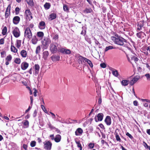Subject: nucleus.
<instances>
[{
  "instance_id": "dca6fc26",
  "label": "nucleus",
  "mask_w": 150,
  "mask_h": 150,
  "mask_svg": "<svg viewBox=\"0 0 150 150\" xmlns=\"http://www.w3.org/2000/svg\"><path fill=\"white\" fill-rule=\"evenodd\" d=\"M144 21H140L138 25L139 27L137 28V32H138L140 30L142 29V28L144 26Z\"/></svg>"
},
{
  "instance_id": "9b49d317",
  "label": "nucleus",
  "mask_w": 150,
  "mask_h": 150,
  "mask_svg": "<svg viewBox=\"0 0 150 150\" xmlns=\"http://www.w3.org/2000/svg\"><path fill=\"white\" fill-rule=\"evenodd\" d=\"M20 20V18L19 16H15L13 18V23L14 24L17 25L19 23Z\"/></svg>"
},
{
  "instance_id": "ea45409f",
  "label": "nucleus",
  "mask_w": 150,
  "mask_h": 150,
  "mask_svg": "<svg viewBox=\"0 0 150 150\" xmlns=\"http://www.w3.org/2000/svg\"><path fill=\"white\" fill-rule=\"evenodd\" d=\"M0 53L1 54V57L2 58L6 56V52L4 51H3L2 52H1Z\"/></svg>"
},
{
  "instance_id": "7c9ffc66",
  "label": "nucleus",
  "mask_w": 150,
  "mask_h": 150,
  "mask_svg": "<svg viewBox=\"0 0 150 150\" xmlns=\"http://www.w3.org/2000/svg\"><path fill=\"white\" fill-rule=\"evenodd\" d=\"M76 144L77 145V147L79 148L80 150H82V147L79 141H75Z\"/></svg>"
},
{
  "instance_id": "6e6552de",
  "label": "nucleus",
  "mask_w": 150,
  "mask_h": 150,
  "mask_svg": "<svg viewBox=\"0 0 150 150\" xmlns=\"http://www.w3.org/2000/svg\"><path fill=\"white\" fill-rule=\"evenodd\" d=\"M140 78V76L139 75L135 76L130 82V85L131 86L133 85Z\"/></svg>"
},
{
  "instance_id": "72a5a7b5",
  "label": "nucleus",
  "mask_w": 150,
  "mask_h": 150,
  "mask_svg": "<svg viewBox=\"0 0 150 150\" xmlns=\"http://www.w3.org/2000/svg\"><path fill=\"white\" fill-rule=\"evenodd\" d=\"M83 30L81 31V34L83 35H85L86 33V28L85 27H82Z\"/></svg>"
},
{
  "instance_id": "c85d7f7f",
  "label": "nucleus",
  "mask_w": 150,
  "mask_h": 150,
  "mask_svg": "<svg viewBox=\"0 0 150 150\" xmlns=\"http://www.w3.org/2000/svg\"><path fill=\"white\" fill-rule=\"evenodd\" d=\"M112 74L115 77H117L118 76V73L117 70L114 69L112 71Z\"/></svg>"
},
{
  "instance_id": "bf43d9fd",
  "label": "nucleus",
  "mask_w": 150,
  "mask_h": 150,
  "mask_svg": "<svg viewBox=\"0 0 150 150\" xmlns=\"http://www.w3.org/2000/svg\"><path fill=\"white\" fill-rule=\"evenodd\" d=\"M40 101L42 102L41 103V104H42L43 105H44L45 103L44 102L43 98L42 97H40Z\"/></svg>"
},
{
  "instance_id": "f8f14e48",
  "label": "nucleus",
  "mask_w": 150,
  "mask_h": 150,
  "mask_svg": "<svg viewBox=\"0 0 150 150\" xmlns=\"http://www.w3.org/2000/svg\"><path fill=\"white\" fill-rule=\"evenodd\" d=\"M29 66L28 64L26 62H23L21 63V69L23 70H25Z\"/></svg>"
},
{
  "instance_id": "c756f323",
  "label": "nucleus",
  "mask_w": 150,
  "mask_h": 150,
  "mask_svg": "<svg viewBox=\"0 0 150 150\" xmlns=\"http://www.w3.org/2000/svg\"><path fill=\"white\" fill-rule=\"evenodd\" d=\"M37 35L38 37L42 38L44 36V33L42 32H37Z\"/></svg>"
},
{
  "instance_id": "423d86ee",
  "label": "nucleus",
  "mask_w": 150,
  "mask_h": 150,
  "mask_svg": "<svg viewBox=\"0 0 150 150\" xmlns=\"http://www.w3.org/2000/svg\"><path fill=\"white\" fill-rule=\"evenodd\" d=\"M44 148L46 150H51L52 148V143L49 141L44 143Z\"/></svg>"
},
{
  "instance_id": "6e6d98bb",
  "label": "nucleus",
  "mask_w": 150,
  "mask_h": 150,
  "mask_svg": "<svg viewBox=\"0 0 150 150\" xmlns=\"http://www.w3.org/2000/svg\"><path fill=\"white\" fill-rule=\"evenodd\" d=\"M23 124L24 125L27 126V127H28L29 126V122L28 120H25V122H24Z\"/></svg>"
},
{
  "instance_id": "4d7b16f0",
  "label": "nucleus",
  "mask_w": 150,
  "mask_h": 150,
  "mask_svg": "<svg viewBox=\"0 0 150 150\" xmlns=\"http://www.w3.org/2000/svg\"><path fill=\"white\" fill-rule=\"evenodd\" d=\"M126 134L127 136H128L131 139H132L133 138V137L132 136V135L130 134L129 132H127Z\"/></svg>"
},
{
  "instance_id": "cd10ccee",
  "label": "nucleus",
  "mask_w": 150,
  "mask_h": 150,
  "mask_svg": "<svg viewBox=\"0 0 150 150\" xmlns=\"http://www.w3.org/2000/svg\"><path fill=\"white\" fill-rule=\"evenodd\" d=\"M21 41L20 40H16V46L18 48H19L21 46Z\"/></svg>"
},
{
  "instance_id": "412c9836",
  "label": "nucleus",
  "mask_w": 150,
  "mask_h": 150,
  "mask_svg": "<svg viewBox=\"0 0 150 150\" xmlns=\"http://www.w3.org/2000/svg\"><path fill=\"white\" fill-rule=\"evenodd\" d=\"M20 54L23 57L25 58L27 56V52L25 50H22Z\"/></svg>"
},
{
  "instance_id": "864d4df0",
  "label": "nucleus",
  "mask_w": 150,
  "mask_h": 150,
  "mask_svg": "<svg viewBox=\"0 0 150 150\" xmlns=\"http://www.w3.org/2000/svg\"><path fill=\"white\" fill-rule=\"evenodd\" d=\"M94 144L93 143H90L88 145V147L90 148V149H93L94 146Z\"/></svg>"
},
{
  "instance_id": "680f3d73",
  "label": "nucleus",
  "mask_w": 150,
  "mask_h": 150,
  "mask_svg": "<svg viewBox=\"0 0 150 150\" xmlns=\"http://www.w3.org/2000/svg\"><path fill=\"white\" fill-rule=\"evenodd\" d=\"M37 112L36 110H35L33 114V117H36L37 115Z\"/></svg>"
},
{
  "instance_id": "49530a36",
  "label": "nucleus",
  "mask_w": 150,
  "mask_h": 150,
  "mask_svg": "<svg viewBox=\"0 0 150 150\" xmlns=\"http://www.w3.org/2000/svg\"><path fill=\"white\" fill-rule=\"evenodd\" d=\"M71 53V51L69 49H65L64 54H69Z\"/></svg>"
},
{
  "instance_id": "0e129e2a",
  "label": "nucleus",
  "mask_w": 150,
  "mask_h": 150,
  "mask_svg": "<svg viewBox=\"0 0 150 150\" xmlns=\"http://www.w3.org/2000/svg\"><path fill=\"white\" fill-rule=\"evenodd\" d=\"M10 13L6 12L5 14V17L6 18H7L9 16L10 14Z\"/></svg>"
},
{
  "instance_id": "de8ad7c7",
  "label": "nucleus",
  "mask_w": 150,
  "mask_h": 150,
  "mask_svg": "<svg viewBox=\"0 0 150 150\" xmlns=\"http://www.w3.org/2000/svg\"><path fill=\"white\" fill-rule=\"evenodd\" d=\"M36 142L35 141H32L30 143V146L32 147L35 146L36 145Z\"/></svg>"
},
{
  "instance_id": "3c124183",
  "label": "nucleus",
  "mask_w": 150,
  "mask_h": 150,
  "mask_svg": "<svg viewBox=\"0 0 150 150\" xmlns=\"http://www.w3.org/2000/svg\"><path fill=\"white\" fill-rule=\"evenodd\" d=\"M131 58L132 60H134L135 62H137L138 59L137 57H135L134 56L132 57Z\"/></svg>"
},
{
  "instance_id": "f03ea898",
  "label": "nucleus",
  "mask_w": 150,
  "mask_h": 150,
  "mask_svg": "<svg viewBox=\"0 0 150 150\" xmlns=\"http://www.w3.org/2000/svg\"><path fill=\"white\" fill-rule=\"evenodd\" d=\"M50 40L48 38L45 37L41 41L42 49H46L48 47L49 45L51 43Z\"/></svg>"
},
{
  "instance_id": "e2e57ef3",
  "label": "nucleus",
  "mask_w": 150,
  "mask_h": 150,
  "mask_svg": "<svg viewBox=\"0 0 150 150\" xmlns=\"http://www.w3.org/2000/svg\"><path fill=\"white\" fill-rule=\"evenodd\" d=\"M4 43V38H1L0 39V44H3Z\"/></svg>"
},
{
  "instance_id": "5701e85b",
  "label": "nucleus",
  "mask_w": 150,
  "mask_h": 150,
  "mask_svg": "<svg viewBox=\"0 0 150 150\" xmlns=\"http://www.w3.org/2000/svg\"><path fill=\"white\" fill-rule=\"evenodd\" d=\"M38 41V40L36 36L35 35L33 36L31 40L32 43L34 45L36 44Z\"/></svg>"
},
{
  "instance_id": "e433bc0d",
  "label": "nucleus",
  "mask_w": 150,
  "mask_h": 150,
  "mask_svg": "<svg viewBox=\"0 0 150 150\" xmlns=\"http://www.w3.org/2000/svg\"><path fill=\"white\" fill-rule=\"evenodd\" d=\"M40 46H38L37 47L35 50V53L36 54H38L40 52Z\"/></svg>"
},
{
  "instance_id": "c9c22d12",
  "label": "nucleus",
  "mask_w": 150,
  "mask_h": 150,
  "mask_svg": "<svg viewBox=\"0 0 150 150\" xmlns=\"http://www.w3.org/2000/svg\"><path fill=\"white\" fill-rule=\"evenodd\" d=\"M63 8L65 11L68 12L69 11V8L66 5H64Z\"/></svg>"
},
{
  "instance_id": "603ef678",
  "label": "nucleus",
  "mask_w": 150,
  "mask_h": 150,
  "mask_svg": "<svg viewBox=\"0 0 150 150\" xmlns=\"http://www.w3.org/2000/svg\"><path fill=\"white\" fill-rule=\"evenodd\" d=\"M65 49L64 48H61L58 50V51L64 54Z\"/></svg>"
},
{
  "instance_id": "4c0bfd02",
  "label": "nucleus",
  "mask_w": 150,
  "mask_h": 150,
  "mask_svg": "<svg viewBox=\"0 0 150 150\" xmlns=\"http://www.w3.org/2000/svg\"><path fill=\"white\" fill-rule=\"evenodd\" d=\"M50 6V3H46L44 5V7L45 8L48 9H49Z\"/></svg>"
},
{
  "instance_id": "473e14b6",
  "label": "nucleus",
  "mask_w": 150,
  "mask_h": 150,
  "mask_svg": "<svg viewBox=\"0 0 150 150\" xmlns=\"http://www.w3.org/2000/svg\"><path fill=\"white\" fill-rule=\"evenodd\" d=\"M92 11V9L91 8H86L83 11V12L86 13H91Z\"/></svg>"
},
{
  "instance_id": "0eeeda50",
  "label": "nucleus",
  "mask_w": 150,
  "mask_h": 150,
  "mask_svg": "<svg viewBox=\"0 0 150 150\" xmlns=\"http://www.w3.org/2000/svg\"><path fill=\"white\" fill-rule=\"evenodd\" d=\"M104 115L102 113H98L97 115H96L95 117V120L96 122L99 121H101L103 118Z\"/></svg>"
},
{
  "instance_id": "a18cd8bd",
  "label": "nucleus",
  "mask_w": 150,
  "mask_h": 150,
  "mask_svg": "<svg viewBox=\"0 0 150 150\" xmlns=\"http://www.w3.org/2000/svg\"><path fill=\"white\" fill-rule=\"evenodd\" d=\"M11 7V5L10 4L9 5L6 9V12L10 13Z\"/></svg>"
},
{
  "instance_id": "338daca9",
  "label": "nucleus",
  "mask_w": 150,
  "mask_h": 150,
  "mask_svg": "<svg viewBox=\"0 0 150 150\" xmlns=\"http://www.w3.org/2000/svg\"><path fill=\"white\" fill-rule=\"evenodd\" d=\"M133 104L134 105L137 106L138 105V102L137 100H135L133 102Z\"/></svg>"
},
{
  "instance_id": "37998d69",
  "label": "nucleus",
  "mask_w": 150,
  "mask_h": 150,
  "mask_svg": "<svg viewBox=\"0 0 150 150\" xmlns=\"http://www.w3.org/2000/svg\"><path fill=\"white\" fill-rule=\"evenodd\" d=\"M14 62L16 63L19 64L21 63V59L19 58H16L15 59Z\"/></svg>"
},
{
  "instance_id": "b1692460",
  "label": "nucleus",
  "mask_w": 150,
  "mask_h": 150,
  "mask_svg": "<svg viewBox=\"0 0 150 150\" xmlns=\"http://www.w3.org/2000/svg\"><path fill=\"white\" fill-rule=\"evenodd\" d=\"M129 81L127 80H123L121 82V83L122 85L124 86H127L129 84Z\"/></svg>"
},
{
  "instance_id": "09e8293b",
  "label": "nucleus",
  "mask_w": 150,
  "mask_h": 150,
  "mask_svg": "<svg viewBox=\"0 0 150 150\" xmlns=\"http://www.w3.org/2000/svg\"><path fill=\"white\" fill-rule=\"evenodd\" d=\"M19 10L20 9L18 7H17L15 8V11L16 15H18V14L19 13Z\"/></svg>"
},
{
  "instance_id": "2eb2a0df",
  "label": "nucleus",
  "mask_w": 150,
  "mask_h": 150,
  "mask_svg": "<svg viewBox=\"0 0 150 150\" xmlns=\"http://www.w3.org/2000/svg\"><path fill=\"white\" fill-rule=\"evenodd\" d=\"M38 27L41 29H44L45 28V23L44 21H41L40 22Z\"/></svg>"
},
{
  "instance_id": "393cba45",
  "label": "nucleus",
  "mask_w": 150,
  "mask_h": 150,
  "mask_svg": "<svg viewBox=\"0 0 150 150\" xmlns=\"http://www.w3.org/2000/svg\"><path fill=\"white\" fill-rule=\"evenodd\" d=\"M13 44L12 42H11V51L13 52H16L17 51V50L16 48V47L13 46Z\"/></svg>"
},
{
  "instance_id": "a19ab883",
  "label": "nucleus",
  "mask_w": 150,
  "mask_h": 150,
  "mask_svg": "<svg viewBox=\"0 0 150 150\" xmlns=\"http://www.w3.org/2000/svg\"><path fill=\"white\" fill-rule=\"evenodd\" d=\"M143 145L145 148L150 150V146H148L147 144L144 141L143 142Z\"/></svg>"
},
{
  "instance_id": "a878e982",
  "label": "nucleus",
  "mask_w": 150,
  "mask_h": 150,
  "mask_svg": "<svg viewBox=\"0 0 150 150\" xmlns=\"http://www.w3.org/2000/svg\"><path fill=\"white\" fill-rule=\"evenodd\" d=\"M143 35L146 36L145 34L142 31H140L137 34V36L139 38H141V36Z\"/></svg>"
},
{
  "instance_id": "20e7f679",
  "label": "nucleus",
  "mask_w": 150,
  "mask_h": 150,
  "mask_svg": "<svg viewBox=\"0 0 150 150\" xmlns=\"http://www.w3.org/2000/svg\"><path fill=\"white\" fill-rule=\"evenodd\" d=\"M56 45H58L57 43L54 44V43H51L50 46V50L52 53H55L57 51V48Z\"/></svg>"
},
{
  "instance_id": "13d9d810",
  "label": "nucleus",
  "mask_w": 150,
  "mask_h": 150,
  "mask_svg": "<svg viewBox=\"0 0 150 150\" xmlns=\"http://www.w3.org/2000/svg\"><path fill=\"white\" fill-rule=\"evenodd\" d=\"M41 108L44 111L45 113H47V111L45 110V107L44 106V105H41Z\"/></svg>"
},
{
  "instance_id": "4468645a",
  "label": "nucleus",
  "mask_w": 150,
  "mask_h": 150,
  "mask_svg": "<svg viewBox=\"0 0 150 150\" xmlns=\"http://www.w3.org/2000/svg\"><path fill=\"white\" fill-rule=\"evenodd\" d=\"M83 131L82 129L80 128H79L77 129L75 132V135L76 136H79L81 135L83 133Z\"/></svg>"
},
{
  "instance_id": "5fc2aeb1",
  "label": "nucleus",
  "mask_w": 150,
  "mask_h": 150,
  "mask_svg": "<svg viewBox=\"0 0 150 150\" xmlns=\"http://www.w3.org/2000/svg\"><path fill=\"white\" fill-rule=\"evenodd\" d=\"M101 143L103 144H104L105 145L108 146V143L103 140H101Z\"/></svg>"
},
{
  "instance_id": "39448f33",
  "label": "nucleus",
  "mask_w": 150,
  "mask_h": 150,
  "mask_svg": "<svg viewBox=\"0 0 150 150\" xmlns=\"http://www.w3.org/2000/svg\"><path fill=\"white\" fill-rule=\"evenodd\" d=\"M12 33L14 36L16 38L19 37L20 35V32L19 28L17 27H16L14 29Z\"/></svg>"
},
{
  "instance_id": "7ed1b4c3",
  "label": "nucleus",
  "mask_w": 150,
  "mask_h": 150,
  "mask_svg": "<svg viewBox=\"0 0 150 150\" xmlns=\"http://www.w3.org/2000/svg\"><path fill=\"white\" fill-rule=\"evenodd\" d=\"M24 36L30 40L31 39L32 36V33L30 29L27 28L25 30Z\"/></svg>"
},
{
  "instance_id": "a211bd4d",
  "label": "nucleus",
  "mask_w": 150,
  "mask_h": 150,
  "mask_svg": "<svg viewBox=\"0 0 150 150\" xmlns=\"http://www.w3.org/2000/svg\"><path fill=\"white\" fill-rule=\"evenodd\" d=\"M49 55V52L47 51L44 52L42 53V57L45 60H46Z\"/></svg>"
},
{
  "instance_id": "1a4fd4ad",
  "label": "nucleus",
  "mask_w": 150,
  "mask_h": 150,
  "mask_svg": "<svg viewBox=\"0 0 150 150\" xmlns=\"http://www.w3.org/2000/svg\"><path fill=\"white\" fill-rule=\"evenodd\" d=\"M78 61L79 64H82L86 62L87 59L81 56H79L78 58Z\"/></svg>"
},
{
  "instance_id": "bb28decb",
  "label": "nucleus",
  "mask_w": 150,
  "mask_h": 150,
  "mask_svg": "<svg viewBox=\"0 0 150 150\" xmlns=\"http://www.w3.org/2000/svg\"><path fill=\"white\" fill-rule=\"evenodd\" d=\"M56 14L54 13H52L50 14L49 19L50 20H52L53 19H55L56 18Z\"/></svg>"
},
{
  "instance_id": "f3484780",
  "label": "nucleus",
  "mask_w": 150,
  "mask_h": 150,
  "mask_svg": "<svg viewBox=\"0 0 150 150\" xmlns=\"http://www.w3.org/2000/svg\"><path fill=\"white\" fill-rule=\"evenodd\" d=\"M32 13L29 10H26L25 12V15L27 17H30L31 19H32L33 17L31 15Z\"/></svg>"
},
{
  "instance_id": "6ab92c4d",
  "label": "nucleus",
  "mask_w": 150,
  "mask_h": 150,
  "mask_svg": "<svg viewBox=\"0 0 150 150\" xmlns=\"http://www.w3.org/2000/svg\"><path fill=\"white\" fill-rule=\"evenodd\" d=\"M51 58L53 62L59 61L60 58V57L59 56L54 55L51 57Z\"/></svg>"
},
{
  "instance_id": "c03bdc74",
  "label": "nucleus",
  "mask_w": 150,
  "mask_h": 150,
  "mask_svg": "<svg viewBox=\"0 0 150 150\" xmlns=\"http://www.w3.org/2000/svg\"><path fill=\"white\" fill-rule=\"evenodd\" d=\"M86 62H87V63L89 64V65H90V67L91 68L93 67V65L92 63V62H91V61L87 59V60L86 61Z\"/></svg>"
},
{
  "instance_id": "9d476101",
  "label": "nucleus",
  "mask_w": 150,
  "mask_h": 150,
  "mask_svg": "<svg viewBox=\"0 0 150 150\" xmlns=\"http://www.w3.org/2000/svg\"><path fill=\"white\" fill-rule=\"evenodd\" d=\"M12 56L9 54L5 58L6 62L5 64L6 65H8L9 64V62H10L12 59Z\"/></svg>"
},
{
  "instance_id": "f257e3e1",
  "label": "nucleus",
  "mask_w": 150,
  "mask_h": 150,
  "mask_svg": "<svg viewBox=\"0 0 150 150\" xmlns=\"http://www.w3.org/2000/svg\"><path fill=\"white\" fill-rule=\"evenodd\" d=\"M112 40L116 44L120 45H123L124 44L125 42H126V40L122 37L117 35V37H111Z\"/></svg>"
},
{
  "instance_id": "69168bd1",
  "label": "nucleus",
  "mask_w": 150,
  "mask_h": 150,
  "mask_svg": "<svg viewBox=\"0 0 150 150\" xmlns=\"http://www.w3.org/2000/svg\"><path fill=\"white\" fill-rule=\"evenodd\" d=\"M58 35L57 34H56L54 35L53 38V39H55V40L58 39Z\"/></svg>"
},
{
  "instance_id": "2f4dec72",
  "label": "nucleus",
  "mask_w": 150,
  "mask_h": 150,
  "mask_svg": "<svg viewBox=\"0 0 150 150\" xmlns=\"http://www.w3.org/2000/svg\"><path fill=\"white\" fill-rule=\"evenodd\" d=\"M7 31V28L6 26H5L3 28V29H2V34L4 35H5Z\"/></svg>"
},
{
  "instance_id": "79ce46f5",
  "label": "nucleus",
  "mask_w": 150,
  "mask_h": 150,
  "mask_svg": "<svg viewBox=\"0 0 150 150\" xmlns=\"http://www.w3.org/2000/svg\"><path fill=\"white\" fill-rule=\"evenodd\" d=\"M145 76L146 77L147 81H150V74L149 73H146L145 75Z\"/></svg>"
},
{
  "instance_id": "f704fd0d",
  "label": "nucleus",
  "mask_w": 150,
  "mask_h": 150,
  "mask_svg": "<svg viewBox=\"0 0 150 150\" xmlns=\"http://www.w3.org/2000/svg\"><path fill=\"white\" fill-rule=\"evenodd\" d=\"M27 4L30 6H33V0H26Z\"/></svg>"
},
{
  "instance_id": "ddd939ff",
  "label": "nucleus",
  "mask_w": 150,
  "mask_h": 150,
  "mask_svg": "<svg viewBox=\"0 0 150 150\" xmlns=\"http://www.w3.org/2000/svg\"><path fill=\"white\" fill-rule=\"evenodd\" d=\"M105 122L108 125H110L111 124V119L110 116H107L105 120Z\"/></svg>"
},
{
  "instance_id": "58836bf2",
  "label": "nucleus",
  "mask_w": 150,
  "mask_h": 150,
  "mask_svg": "<svg viewBox=\"0 0 150 150\" xmlns=\"http://www.w3.org/2000/svg\"><path fill=\"white\" fill-rule=\"evenodd\" d=\"M114 48L113 47L111 46H110L108 47H105V52H106L109 50H111Z\"/></svg>"
},
{
  "instance_id": "8fccbe9b",
  "label": "nucleus",
  "mask_w": 150,
  "mask_h": 150,
  "mask_svg": "<svg viewBox=\"0 0 150 150\" xmlns=\"http://www.w3.org/2000/svg\"><path fill=\"white\" fill-rule=\"evenodd\" d=\"M100 66L102 68H105L106 67V65L104 63H103L100 64Z\"/></svg>"
},
{
  "instance_id": "aec40b11",
  "label": "nucleus",
  "mask_w": 150,
  "mask_h": 150,
  "mask_svg": "<svg viewBox=\"0 0 150 150\" xmlns=\"http://www.w3.org/2000/svg\"><path fill=\"white\" fill-rule=\"evenodd\" d=\"M61 137L59 134L56 135L54 139V140L56 142H59L61 141Z\"/></svg>"
},
{
  "instance_id": "4be33fe9",
  "label": "nucleus",
  "mask_w": 150,
  "mask_h": 150,
  "mask_svg": "<svg viewBox=\"0 0 150 150\" xmlns=\"http://www.w3.org/2000/svg\"><path fill=\"white\" fill-rule=\"evenodd\" d=\"M35 73L36 74H38L40 69V66L38 64H35L34 66Z\"/></svg>"
},
{
  "instance_id": "774afa93",
  "label": "nucleus",
  "mask_w": 150,
  "mask_h": 150,
  "mask_svg": "<svg viewBox=\"0 0 150 150\" xmlns=\"http://www.w3.org/2000/svg\"><path fill=\"white\" fill-rule=\"evenodd\" d=\"M50 137L51 139L53 140H54V134L50 135Z\"/></svg>"
},
{
  "instance_id": "052dcab7",
  "label": "nucleus",
  "mask_w": 150,
  "mask_h": 150,
  "mask_svg": "<svg viewBox=\"0 0 150 150\" xmlns=\"http://www.w3.org/2000/svg\"><path fill=\"white\" fill-rule=\"evenodd\" d=\"M117 141H118L119 142H120L121 140V139L119 137V135L115 137Z\"/></svg>"
}]
</instances>
